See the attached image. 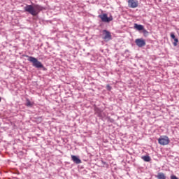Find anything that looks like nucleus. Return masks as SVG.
<instances>
[{
  "mask_svg": "<svg viewBox=\"0 0 179 179\" xmlns=\"http://www.w3.org/2000/svg\"><path fill=\"white\" fill-rule=\"evenodd\" d=\"M24 12H28L32 16H37L38 13H40L43 10V7L39 5H27L24 8Z\"/></svg>",
  "mask_w": 179,
  "mask_h": 179,
  "instance_id": "obj_1",
  "label": "nucleus"
},
{
  "mask_svg": "<svg viewBox=\"0 0 179 179\" xmlns=\"http://www.w3.org/2000/svg\"><path fill=\"white\" fill-rule=\"evenodd\" d=\"M27 57H28V61H29V62H31L33 66H34L35 68H44V66L43 65L41 62H38V60L36 57L31 56Z\"/></svg>",
  "mask_w": 179,
  "mask_h": 179,
  "instance_id": "obj_2",
  "label": "nucleus"
},
{
  "mask_svg": "<svg viewBox=\"0 0 179 179\" xmlns=\"http://www.w3.org/2000/svg\"><path fill=\"white\" fill-rule=\"evenodd\" d=\"M158 143L162 146H166V145H169V143H170V139L167 136H161L158 138Z\"/></svg>",
  "mask_w": 179,
  "mask_h": 179,
  "instance_id": "obj_3",
  "label": "nucleus"
},
{
  "mask_svg": "<svg viewBox=\"0 0 179 179\" xmlns=\"http://www.w3.org/2000/svg\"><path fill=\"white\" fill-rule=\"evenodd\" d=\"M102 38L104 41L107 42V41H110V40H111L112 37H111V33H110V31H107V30H103V36Z\"/></svg>",
  "mask_w": 179,
  "mask_h": 179,
  "instance_id": "obj_4",
  "label": "nucleus"
},
{
  "mask_svg": "<svg viewBox=\"0 0 179 179\" xmlns=\"http://www.w3.org/2000/svg\"><path fill=\"white\" fill-rule=\"evenodd\" d=\"M100 19L104 22L105 23H110V22H113V16H110L109 17L107 16V14H103L99 15Z\"/></svg>",
  "mask_w": 179,
  "mask_h": 179,
  "instance_id": "obj_5",
  "label": "nucleus"
},
{
  "mask_svg": "<svg viewBox=\"0 0 179 179\" xmlns=\"http://www.w3.org/2000/svg\"><path fill=\"white\" fill-rule=\"evenodd\" d=\"M138 5L139 2L138 1V0H128L129 8L134 9L135 8H138Z\"/></svg>",
  "mask_w": 179,
  "mask_h": 179,
  "instance_id": "obj_6",
  "label": "nucleus"
},
{
  "mask_svg": "<svg viewBox=\"0 0 179 179\" xmlns=\"http://www.w3.org/2000/svg\"><path fill=\"white\" fill-rule=\"evenodd\" d=\"M135 43L138 47L142 48L146 45V42L143 38H137L135 41Z\"/></svg>",
  "mask_w": 179,
  "mask_h": 179,
  "instance_id": "obj_7",
  "label": "nucleus"
},
{
  "mask_svg": "<svg viewBox=\"0 0 179 179\" xmlns=\"http://www.w3.org/2000/svg\"><path fill=\"white\" fill-rule=\"evenodd\" d=\"M71 159L73 160V162L76 163V164H80V163H82V160H80V159H79L76 155H71Z\"/></svg>",
  "mask_w": 179,
  "mask_h": 179,
  "instance_id": "obj_8",
  "label": "nucleus"
},
{
  "mask_svg": "<svg viewBox=\"0 0 179 179\" xmlns=\"http://www.w3.org/2000/svg\"><path fill=\"white\" fill-rule=\"evenodd\" d=\"M26 106H27V107H33V106H34V103L30 101L29 99H27Z\"/></svg>",
  "mask_w": 179,
  "mask_h": 179,
  "instance_id": "obj_9",
  "label": "nucleus"
},
{
  "mask_svg": "<svg viewBox=\"0 0 179 179\" xmlns=\"http://www.w3.org/2000/svg\"><path fill=\"white\" fill-rule=\"evenodd\" d=\"M134 29H136L137 30H143V25H139L138 24H134Z\"/></svg>",
  "mask_w": 179,
  "mask_h": 179,
  "instance_id": "obj_10",
  "label": "nucleus"
},
{
  "mask_svg": "<svg viewBox=\"0 0 179 179\" xmlns=\"http://www.w3.org/2000/svg\"><path fill=\"white\" fill-rule=\"evenodd\" d=\"M158 179H166V176L163 173H159L157 175Z\"/></svg>",
  "mask_w": 179,
  "mask_h": 179,
  "instance_id": "obj_11",
  "label": "nucleus"
},
{
  "mask_svg": "<svg viewBox=\"0 0 179 179\" xmlns=\"http://www.w3.org/2000/svg\"><path fill=\"white\" fill-rule=\"evenodd\" d=\"M141 159H143L144 160V162H150V157L149 156H143L141 157Z\"/></svg>",
  "mask_w": 179,
  "mask_h": 179,
  "instance_id": "obj_12",
  "label": "nucleus"
},
{
  "mask_svg": "<svg viewBox=\"0 0 179 179\" xmlns=\"http://www.w3.org/2000/svg\"><path fill=\"white\" fill-rule=\"evenodd\" d=\"M173 40H174L173 45L174 47H177V43H178V38H175Z\"/></svg>",
  "mask_w": 179,
  "mask_h": 179,
  "instance_id": "obj_13",
  "label": "nucleus"
},
{
  "mask_svg": "<svg viewBox=\"0 0 179 179\" xmlns=\"http://www.w3.org/2000/svg\"><path fill=\"white\" fill-rule=\"evenodd\" d=\"M106 89H107V90H108L110 92V91H111L112 87H111V86H110V85H107Z\"/></svg>",
  "mask_w": 179,
  "mask_h": 179,
  "instance_id": "obj_14",
  "label": "nucleus"
},
{
  "mask_svg": "<svg viewBox=\"0 0 179 179\" xmlns=\"http://www.w3.org/2000/svg\"><path fill=\"white\" fill-rule=\"evenodd\" d=\"M171 38H173V40H174L176 38V35H174V33H173V32L171 33Z\"/></svg>",
  "mask_w": 179,
  "mask_h": 179,
  "instance_id": "obj_15",
  "label": "nucleus"
},
{
  "mask_svg": "<svg viewBox=\"0 0 179 179\" xmlns=\"http://www.w3.org/2000/svg\"><path fill=\"white\" fill-rule=\"evenodd\" d=\"M171 179H178V178H177L176 176H171Z\"/></svg>",
  "mask_w": 179,
  "mask_h": 179,
  "instance_id": "obj_16",
  "label": "nucleus"
},
{
  "mask_svg": "<svg viewBox=\"0 0 179 179\" xmlns=\"http://www.w3.org/2000/svg\"><path fill=\"white\" fill-rule=\"evenodd\" d=\"M0 102H1V98H0Z\"/></svg>",
  "mask_w": 179,
  "mask_h": 179,
  "instance_id": "obj_17",
  "label": "nucleus"
}]
</instances>
